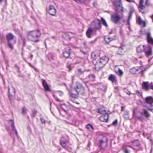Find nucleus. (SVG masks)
Returning a JSON list of instances; mask_svg holds the SVG:
<instances>
[{"mask_svg": "<svg viewBox=\"0 0 153 153\" xmlns=\"http://www.w3.org/2000/svg\"><path fill=\"white\" fill-rule=\"evenodd\" d=\"M70 96L73 98H76L78 94L83 95L85 93L84 88L79 82H76V86L71 91H69Z\"/></svg>", "mask_w": 153, "mask_h": 153, "instance_id": "nucleus-1", "label": "nucleus"}, {"mask_svg": "<svg viewBox=\"0 0 153 153\" xmlns=\"http://www.w3.org/2000/svg\"><path fill=\"white\" fill-rule=\"evenodd\" d=\"M40 35V32L39 30L31 31L28 33L27 38L30 40L35 42H39V40L38 39H36L39 38Z\"/></svg>", "mask_w": 153, "mask_h": 153, "instance_id": "nucleus-2", "label": "nucleus"}, {"mask_svg": "<svg viewBox=\"0 0 153 153\" xmlns=\"http://www.w3.org/2000/svg\"><path fill=\"white\" fill-rule=\"evenodd\" d=\"M123 13L121 11L116 13H114L111 15V21L115 24H117L121 19L123 17Z\"/></svg>", "mask_w": 153, "mask_h": 153, "instance_id": "nucleus-3", "label": "nucleus"}, {"mask_svg": "<svg viewBox=\"0 0 153 153\" xmlns=\"http://www.w3.org/2000/svg\"><path fill=\"white\" fill-rule=\"evenodd\" d=\"M97 112L100 114H102L99 118L100 121L104 122L108 121L109 115L108 113L104 109L102 108H99L97 109Z\"/></svg>", "mask_w": 153, "mask_h": 153, "instance_id": "nucleus-4", "label": "nucleus"}, {"mask_svg": "<svg viewBox=\"0 0 153 153\" xmlns=\"http://www.w3.org/2000/svg\"><path fill=\"white\" fill-rule=\"evenodd\" d=\"M108 61V59L106 57L101 58L98 62L95 65V70L98 71L103 67Z\"/></svg>", "mask_w": 153, "mask_h": 153, "instance_id": "nucleus-5", "label": "nucleus"}, {"mask_svg": "<svg viewBox=\"0 0 153 153\" xmlns=\"http://www.w3.org/2000/svg\"><path fill=\"white\" fill-rule=\"evenodd\" d=\"M114 4L115 6L114 8L115 10L118 12L120 11L121 13H123L124 8L122 6L121 0H115L114 1Z\"/></svg>", "mask_w": 153, "mask_h": 153, "instance_id": "nucleus-6", "label": "nucleus"}, {"mask_svg": "<svg viewBox=\"0 0 153 153\" xmlns=\"http://www.w3.org/2000/svg\"><path fill=\"white\" fill-rule=\"evenodd\" d=\"M152 46L149 44H147V45H144V51L146 56H148L152 54Z\"/></svg>", "mask_w": 153, "mask_h": 153, "instance_id": "nucleus-7", "label": "nucleus"}, {"mask_svg": "<svg viewBox=\"0 0 153 153\" xmlns=\"http://www.w3.org/2000/svg\"><path fill=\"white\" fill-rule=\"evenodd\" d=\"M108 140L107 137H104L99 140L98 144L101 148L104 149L107 146Z\"/></svg>", "mask_w": 153, "mask_h": 153, "instance_id": "nucleus-8", "label": "nucleus"}, {"mask_svg": "<svg viewBox=\"0 0 153 153\" xmlns=\"http://www.w3.org/2000/svg\"><path fill=\"white\" fill-rule=\"evenodd\" d=\"M7 41L9 47L11 49L13 48V45L10 42L13 40L14 38V35L11 33H9L7 34L6 36Z\"/></svg>", "mask_w": 153, "mask_h": 153, "instance_id": "nucleus-9", "label": "nucleus"}, {"mask_svg": "<svg viewBox=\"0 0 153 153\" xmlns=\"http://www.w3.org/2000/svg\"><path fill=\"white\" fill-rule=\"evenodd\" d=\"M15 89L13 87H11L10 88H8V94L10 100L15 97Z\"/></svg>", "mask_w": 153, "mask_h": 153, "instance_id": "nucleus-10", "label": "nucleus"}, {"mask_svg": "<svg viewBox=\"0 0 153 153\" xmlns=\"http://www.w3.org/2000/svg\"><path fill=\"white\" fill-rule=\"evenodd\" d=\"M47 12L52 15H54L56 13V10L54 6L50 5L48 8L46 9Z\"/></svg>", "mask_w": 153, "mask_h": 153, "instance_id": "nucleus-11", "label": "nucleus"}, {"mask_svg": "<svg viewBox=\"0 0 153 153\" xmlns=\"http://www.w3.org/2000/svg\"><path fill=\"white\" fill-rule=\"evenodd\" d=\"M91 25L96 29H100L101 28V23L100 20L98 19L94 20L92 23Z\"/></svg>", "mask_w": 153, "mask_h": 153, "instance_id": "nucleus-12", "label": "nucleus"}, {"mask_svg": "<svg viewBox=\"0 0 153 153\" xmlns=\"http://www.w3.org/2000/svg\"><path fill=\"white\" fill-rule=\"evenodd\" d=\"M146 35L147 42L151 45L152 46L153 45V38L151 36V33L149 32H147L146 33Z\"/></svg>", "mask_w": 153, "mask_h": 153, "instance_id": "nucleus-13", "label": "nucleus"}, {"mask_svg": "<svg viewBox=\"0 0 153 153\" xmlns=\"http://www.w3.org/2000/svg\"><path fill=\"white\" fill-rule=\"evenodd\" d=\"M63 94V93L59 91H56L54 92L53 96L56 99V100L58 102L60 101V100L57 98L58 96H62Z\"/></svg>", "mask_w": 153, "mask_h": 153, "instance_id": "nucleus-14", "label": "nucleus"}, {"mask_svg": "<svg viewBox=\"0 0 153 153\" xmlns=\"http://www.w3.org/2000/svg\"><path fill=\"white\" fill-rule=\"evenodd\" d=\"M9 122L10 124L11 125L12 131L13 132H15V133L16 135L17 136H18V132L15 127L14 123L13 122V121L12 120H10L9 121Z\"/></svg>", "mask_w": 153, "mask_h": 153, "instance_id": "nucleus-15", "label": "nucleus"}, {"mask_svg": "<svg viewBox=\"0 0 153 153\" xmlns=\"http://www.w3.org/2000/svg\"><path fill=\"white\" fill-rule=\"evenodd\" d=\"M93 29L91 28H89L86 32V35L88 38H91L93 35Z\"/></svg>", "mask_w": 153, "mask_h": 153, "instance_id": "nucleus-16", "label": "nucleus"}, {"mask_svg": "<svg viewBox=\"0 0 153 153\" xmlns=\"http://www.w3.org/2000/svg\"><path fill=\"white\" fill-rule=\"evenodd\" d=\"M116 39V38L115 36H114L113 37L111 38L108 36H105L104 37V40L106 43L107 44H108L109 42L112 41H113Z\"/></svg>", "mask_w": 153, "mask_h": 153, "instance_id": "nucleus-17", "label": "nucleus"}, {"mask_svg": "<svg viewBox=\"0 0 153 153\" xmlns=\"http://www.w3.org/2000/svg\"><path fill=\"white\" fill-rule=\"evenodd\" d=\"M137 108H134L133 111V117L135 118H137L140 120H142V117L140 116H138L137 115Z\"/></svg>", "mask_w": 153, "mask_h": 153, "instance_id": "nucleus-18", "label": "nucleus"}, {"mask_svg": "<svg viewBox=\"0 0 153 153\" xmlns=\"http://www.w3.org/2000/svg\"><path fill=\"white\" fill-rule=\"evenodd\" d=\"M145 101L146 103L151 105L153 102V98L151 96L147 97L145 98Z\"/></svg>", "mask_w": 153, "mask_h": 153, "instance_id": "nucleus-19", "label": "nucleus"}, {"mask_svg": "<svg viewBox=\"0 0 153 153\" xmlns=\"http://www.w3.org/2000/svg\"><path fill=\"white\" fill-rule=\"evenodd\" d=\"M140 114L142 116H144L146 117H149L150 114L147 111L144 109H142L140 112Z\"/></svg>", "mask_w": 153, "mask_h": 153, "instance_id": "nucleus-20", "label": "nucleus"}, {"mask_svg": "<svg viewBox=\"0 0 153 153\" xmlns=\"http://www.w3.org/2000/svg\"><path fill=\"white\" fill-rule=\"evenodd\" d=\"M149 83L148 82H143L142 83V88L145 91H148L149 89Z\"/></svg>", "mask_w": 153, "mask_h": 153, "instance_id": "nucleus-21", "label": "nucleus"}, {"mask_svg": "<svg viewBox=\"0 0 153 153\" xmlns=\"http://www.w3.org/2000/svg\"><path fill=\"white\" fill-rule=\"evenodd\" d=\"M42 85L46 91H50V89L49 85L47 84L46 81L44 79L42 80Z\"/></svg>", "mask_w": 153, "mask_h": 153, "instance_id": "nucleus-22", "label": "nucleus"}, {"mask_svg": "<svg viewBox=\"0 0 153 153\" xmlns=\"http://www.w3.org/2000/svg\"><path fill=\"white\" fill-rule=\"evenodd\" d=\"M137 69V73H142L146 70V68L142 66H140L136 68Z\"/></svg>", "mask_w": 153, "mask_h": 153, "instance_id": "nucleus-23", "label": "nucleus"}, {"mask_svg": "<svg viewBox=\"0 0 153 153\" xmlns=\"http://www.w3.org/2000/svg\"><path fill=\"white\" fill-rule=\"evenodd\" d=\"M68 51H65L63 53V55L66 58H68L70 54L71 49L70 48H68Z\"/></svg>", "mask_w": 153, "mask_h": 153, "instance_id": "nucleus-24", "label": "nucleus"}, {"mask_svg": "<svg viewBox=\"0 0 153 153\" xmlns=\"http://www.w3.org/2000/svg\"><path fill=\"white\" fill-rule=\"evenodd\" d=\"M144 45H140L137 48V51L138 53H140L144 51Z\"/></svg>", "mask_w": 153, "mask_h": 153, "instance_id": "nucleus-25", "label": "nucleus"}, {"mask_svg": "<svg viewBox=\"0 0 153 153\" xmlns=\"http://www.w3.org/2000/svg\"><path fill=\"white\" fill-rule=\"evenodd\" d=\"M87 79H89V81H94L95 80V76L93 74H90L86 78Z\"/></svg>", "mask_w": 153, "mask_h": 153, "instance_id": "nucleus-26", "label": "nucleus"}, {"mask_svg": "<svg viewBox=\"0 0 153 153\" xmlns=\"http://www.w3.org/2000/svg\"><path fill=\"white\" fill-rule=\"evenodd\" d=\"M138 7L141 10H143L145 8V6L143 4V0H140Z\"/></svg>", "mask_w": 153, "mask_h": 153, "instance_id": "nucleus-27", "label": "nucleus"}, {"mask_svg": "<svg viewBox=\"0 0 153 153\" xmlns=\"http://www.w3.org/2000/svg\"><path fill=\"white\" fill-rule=\"evenodd\" d=\"M56 55L55 54L50 53L48 55V57L49 59H54L56 58Z\"/></svg>", "mask_w": 153, "mask_h": 153, "instance_id": "nucleus-28", "label": "nucleus"}, {"mask_svg": "<svg viewBox=\"0 0 153 153\" xmlns=\"http://www.w3.org/2000/svg\"><path fill=\"white\" fill-rule=\"evenodd\" d=\"M108 79L112 82H114L116 81V78L112 74H111L108 77Z\"/></svg>", "mask_w": 153, "mask_h": 153, "instance_id": "nucleus-29", "label": "nucleus"}, {"mask_svg": "<svg viewBox=\"0 0 153 153\" xmlns=\"http://www.w3.org/2000/svg\"><path fill=\"white\" fill-rule=\"evenodd\" d=\"M91 56L92 57L95 59L98 57V55L96 52L94 51L92 53Z\"/></svg>", "mask_w": 153, "mask_h": 153, "instance_id": "nucleus-30", "label": "nucleus"}, {"mask_svg": "<svg viewBox=\"0 0 153 153\" xmlns=\"http://www.w3.org/2000/svg\"><path fill=\"white\" fill-rule=\"evenodd\" d=\"M130 71L131 73L133 74L137 73V68L135 67H134L131 69L130 70Z\"/></svg>", "mask_w": 153, "mask_h": 153, "instance_id": "nucleus-31", "label": "nucleus"}, {"mask_svg": "<svg viewBox=\"0 0 153 153\" xmlns=\"http://www.w3.org/2000/svg\"><path fill=\"white\" fill-rule=\"evenodd\" d=\"M123 48L122 47H120L118 49L117 51V53L120 55H122L123 54Z\"/></svg>", "mask_w": 153, "mask_h": 153, "instance_id": "nucleus-32", "label": "nucleus"}, {"mask_svg": "<svg viewBox=\"0 0 153 153\" xmlns=\"http://www.w3.org/2000/svg\"><path fill=\"white\" fill-rule=\"evenodd\" d=\"M86 128L90 131H92L93 130V126L90 124H88L86 126Z\"/></svg>", "mask_w": 153, "mask_h": 153, "instance_id": "nucleus-33", "label": "nucleus"}, {"mask_svg": "<svg viewBox=\"0 0 153 153\" xmlns=\"http://www.w3.org/2000/svg\"><path fill=\"white\" fill-rule=\"evenodd\" d=\"M63 37L66 39H69L70 38L69 35L67 33H64V35H63Z\"/></svg>", "mask_w": 153, "mask_h": 153, "instance_id": "nucleus-34", "label": "nucleus"}, {"mask_svg": "<svg viewBox=\"0 0 153 153\" xmlns=\"http://www.w3.org/2000/svg\"><path fill=\"white\" fill-rule=\"evenodd\" d=\"M101 22L106 27H107L108 25L105 20L103 18H101Z\"/></svg>", "mask_w": 153, "mask_h": 153, "instance_id": "nucleus-35", "label": "nucleus"}, {"mask_svg": "<svg viewBox=\"0 0 153 153\" xmlns=\"http://www.w3.org/2000/svg\"><path fill=\"white\" fill-rule=\"evenodd\" d=\"M84 72V71L80 68H78L77 69V72L79 74H83Z\"/></svg>", "mask_w": 153, "mask_h": 153, "instance_id": "nucleus-36", "label": "nucleus"}, {"mask_svg": "<svg viewBox=\"0 0 153 153\" xmlns=\"http://www.w3.org/2000/svg\"><path fill=\"white\" fill-rule=\"evenodd\" d=\"M27 110L25 107L22 108V114L23 115H26L27 113Z\"/></svg>", "mask_w": 153, "mask_h": 153, "instance_id": "nucleus-37", "label": "nucleus"}, {"mask_svg": "<svg viewBox=\"0 0 153 153\" xmlns=\"http://www.w3.org/2000/svg\"><path fill=\"white\" fill-rule=\"evenodd\" d=\"M60 144H61V145L63 147H64V148H66L67 143L65 141H61Z\"/></svg>", "mask_w": 153, "mask_h": 153, "instance_id": "nucleus-38", "label": "nucleus"}, {"mask_svg": "<svg viewBox=\"0 0 153 153\" xmlns=\"http://www.w3.org/2000/svg\"><path fill=\"white\" fill-rule=\"evenodd\" d=\"M123 91L126 94L128 95H130L131 94L130 92L126 88H125L123 89Z\"/></svg>", "mask_w": 153, "mask_h": 153, "instance_id": "nucleus-39", "label": "nucleus"}, {"mask_svg": "<svg viewBox=\"0 0 153 153\" xmlns=\"http://www.w3.org/2000/svg\"><path fill=\"white\" fill-rule=\"evenodd\" d=\"M141 18L139 16H137V22L139 24L140 22L142 21Z\"/></svg>", "mask_w": 153, "mask_h": 153, "instance_id": "nucleus-40", "label": "nucleus"}, {"mask_svg": "<svg viewBox=\"0 0 153 153\" xmlns=\"http://www.w3.org/2000/svg\"><path fill=\"white\" fill-rule=\"evenodd\" d=\"M21 38L23 41V46H25V39L22 36H21Z\"/></svg>", "mask_w": 153, "mask_h": 153, "instance_id": "nucleus-41", "label": "nucleus"}, {"mask_svg": "<svg viewBox=\"0 0 153 153\" xmlns=\"http://www.w3.org/2000/svg\"><path fill=\"white\" fill-rule=\"evenodd\" d=\"M32 112L33 114H32L31 116L32 117H34L36 114L37 112L36 110H34L32 111Z\"/></svg>", "mask_w": 153, "mask_h": 153, "instance_id": "nucleus-42", "label": "nucleus"}, {"mask_svg": "<svg viewBox=\"0 0 153 153\" xmlns=\"http://www.w3.org/2000/svg\"><path fill=\"white\" fill-rule=\"evenodd\" d=\"M86 0H74L76 2L81 3H84Z\"/></svg>", "mask_w": 153, "mask_h": 153, "instance_id": "nucleus-43", "label": "nucleus"}, {"mask_svg": "<svg viewBox=\"0 0 153 153\" xmlns=\"http://www.w3.org/2000/svg\"><path fill=\"white\" fill-rule=\"evenodd\" d=\"M134 143H136V144L135 145L136 146H138L140 145V143L138 140H137L134 141Z\"/></svg>", "mask_w": 153, "mask_h": 153, "instance_id": "nucleus-44", "label": "nucleus"}, {"mask_svg": "<svg viewBox=\"0 0 153 153\" xmlns=\"http://www.w3.org/2000/svg\"><path fill=\"white\" fill-rule=\"evenodd\" d=\"M139 24L140 25H142L143 26H145V22L142 20Z\"/></svg>", "mask_w": 153, "mask_h": 153, "instance_id": "nucleus-45", "label": "nucleus"}, {"mask_svg": "<svg viewBox=\"0 0 153 153\" xmlns=\"http://www.w3.org/2000/svg\"><path fill=\"white\" fill-rule=\"evenodd\" d=\"M137 94L139 96L141 97L142 96V94L139 91H136Z\"/></svg>", "mask_w": 153, "mask_h": 153, "instance_id": "nucleus-46", "label": "nucleus"}, {"mask_svg": "<svg viewBox=\"0 0 153 153\" xmlns=\"http://www.w3.org/2000/svg\"><path fill=\"white\" fill-rule=\"evenodd\" d=\"M149 88L152 90H153V82H151L149 84Z\"/></svg>", "mask_w": 153, "mask_h": 153, "instance_id": "nucleus-47", "label": "nucleus"}, {"mask_svg": "<svg viewBox=\"0 0 153 153\" xmlns=\"http://www.w3.org/2000/svg\"><path fill=\"white\" fill-rule=\"evenodd\" d=\"M125 153H130V151L127 148H125L124 149Z\"/></svg>", "mask_w": 153, "mask_h": 153, "instance_id": "nucleus-48", "label": "nucleus"}, {"mask_svg": "<svg viewBox=\"0 0 153 153\" xmlns=\"http://www.w3.org/2000/svg\"><path fill=\"white\" fill-rule=\"evenodd\" d=\"M40 120L43 124H45V120L43 118H40Z\"/></svg>", "mask_w": 153, "mask_h": 153, "instance_id": "nucleus-49", "label": "nucleus"}, {"mask_svg": "<svg viewBox=\"0 0 153 153\" xmlns=\"http://www.w3.org/2000/svg\"><path fill=\"white\" fill-rule=\"evenodd\" d=\"M143 106L144 107L146 108L148 110L151 111L152 109L151 108H150L149 107H147L145 105H143Z\"/></svg>", "mask_w": 153, "mask_h": 153, "instance_id": "nucleus-50", "label": "nucleus"}, {"mask_svg": "<svg viewBox=\"0 0 153 153\" xmlns=\"http://www.w3.org/2000/svg\"><path fill=\"white\" fill-rule=\"evenodd\" d=\"M2 2H4L5 4H6L7 2V0H0V4H1Z\"/></svg>", "mask_w": 153, "mask_h": 153, "instance_id": "nucleus-51", "label": "nucleus"}, {"mask_svg": "<svg viewBox=\"0 0 153 153\" xmlns=\"http://www.w3.org/2000/svg\"><path fill=\"white\" fill-rule=\"evenodd\" d=\"M118 74H119L120 75H121L122 74L123 72H122V71H121V70L120 69L119 70Z\"/></svg>", "mask_w": 153, "mask_h": 153, "instance_id": "nucleus-52", "label": "nucleus"}, {"mask_svg": "<svg viewBox=\"0 0 153 153\" xmlns=\"http://www.w3.org/2000/svg\"><path fill=\"white\" fill-rule=\"evenodd\" d=\"M117 120H116L113 123V124L114 126H115L117 125Z\"/></svg>", "mask_w": 153, "mask_h": 153, "instance_id": "nucleus-53", "label": "nucleus"}, {"mask_svg": "<svg viewBox=\"0 0 153 153\" xmlns=\"http://www.w3.org/2000/svg\"><path fill=\"white\" fill-rule=\"evenodd\" d=\"M66 149L68 150V151L69 152H71L72 150L71 148L70 147V148H66Z\"/></svg>", "mask_w": 153, "mask_h": 153, "instance_id": "nucleus-54", "label": "nucleus"}, {"mask_svg": "<svg viewBox=\"0 0 153 153\" xmlns=\"http://www.w3.org/2000/svg\"><path fill=\"white\" fill-rule=\"evenodd\" d=\"M68 67L69 68V69L70 71H71L73 68V67L71 65H69L68 66Z\"/></svg>", "mask_w": 153, "mask_h": 153, "instance_id": "nucleus-55", "label": "nucleus"}, {"mask_svg": "<svg viewBox=\"0 0 153 153\" xmlns=\"http://www.w3.org/2000/svg\"><path fill=\"white\" fill-rule=\"evenodd\" d=\"M129 112L128 111H126V112L125 113L124 115V116L125 117L126 116H128V114Z\"/></svg>", "mask_w": 153, "mask_h": 153, "instance_id": "nucleus-56", "label": "nucleus"}, {"mask_svg": "<svg viewBox=\"0 0 153 153\" xmlns=\"http://www.w3.org/2000/svg\"><path fill=\"white\" fill-rule=\"evenodd\" d=\"M131 14H129V16L128 17V19H129V20H130L131 18Z\"/></svg>", "mask_w": 153, "mask_h": 153, "instance_id": "nucleus-57", "label": "nucleus"}, {"mask_svg": "<svg viewBox=\"0 0 153 153\" xmlns=\"http://www.w3.org/2000/svg\"><path fill=\"white\" fill-rule=\"evenodd\" d=\"M28 64H29V66H30V67H32V68H34V67L33 66V65H32L31 64H30V63H28Z\"/></svg>", "mask_w": 153, "mask_h": 153, "instance_id": "nucleus-58", "label": "nucleus"}, {"mask_svg": "<svg viewBox=\"0 0 153 153\" xmlns=\"http://www.w3.org/2000/svg\"><path fill=\"white\" fill-rule=\"evenodd\" d=\"M129 21H130V20L128 19V20H127V24L128 25H129L130 24Z\"/></svg>", "mask_w": 153, "mask_h": 153, "instance_id": "nucleus-59", "label": "nucleus"}, {"mask_svg": "<svg viewBox=\"0 0 153 153\" xmlns=\"http://www.w3.org/2000/svg\"><path fill=\"white\" fill-rule=\"evenodd\" d=\"M34 68V69L36 71H38V70L37 69H36V68H35L34 67V68Z\"/></svg>", "mask_w": 153, "mask_h": 153, "instance_id": "nucleus-60", "label": "nucleus"}, {"mask_svg": "<svg viewBox=\"0 0 153 153\" xmlns=\"http://www.w3.org/2000/svg\"><path fill=\"white\" fill-rule=\"evenodd\" d=\"M126 1L129 2H131L132 1V0H126Z\"/></svg>", "mask_w": 153, "mask_h": 153, "instance_id": "nucleus-61", "label": "nucleus"}, {"mask_svg": "<svg viewBox=\"0 0 153 153\" xmlns=\"http://www.w3.org/2000/svg\"><path fill=\"white\" fill-rule=\"evenodd\" d=\"M132 11L131 10H130V12H129V14H131L132 13Z\"/></svg>", "mask_w": 153, "mask_h": 153, "instance_id": "nucleus-62", "label": "nucleus"}, {"mask_svg": "<svg viewBox=\"0 0 153 153\" xmlns=\"http://www.w3.org/2000/svg\"><path fill=\"white\" fill-rule=\"evenodd\" d=\"M72 81H73L74 79V76H72Z\"/></svg>", "mask_w": 153, "mask_h": 153, "instance_id": "nucleus-63", "label": "nucleus"}, {"mask_svg": "<svg viewBox=\"0 0 153 153\" xmlns=\"http://www.w3.org/2000/svg\"><path fill=\"white\" fill-rule=\"evenodd\" d=\"M33 57V56L32 54H31L30 55V57L31 58V59H32V58Z\"/></svg>", "mask_w": 153, "mask_h": 153, "instance_id": "nucleus-64", "label": "nucleus"}]
</instances>
